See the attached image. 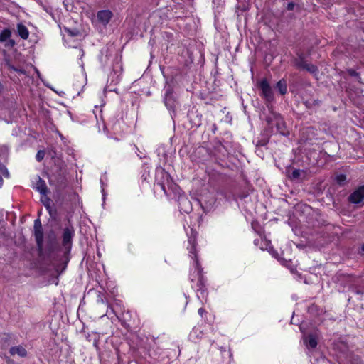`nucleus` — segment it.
<instances>
[{"label":"nucleus","mask_w":364,"mask_h":364,"mask_svg":"<svg viewBox=\"0 0 364 364\" xmlns=\"http://www.w3.org/2000/svg\"><path fill=\"white\" fill-rule=\"evenodd\" d=\"M98 21L103 25H107L112 17V13L109 10H101L97 14Z\"/></svg>","instance_id":"obj_13"},{"label":"nucleus","mask_w":364,"mask_h":364,"mask_svg":"<svg viewBox=\"0 0 364 364\" xmlns=\"http://www.w3.org/2000/svg\"><path fill=\"white\" fill-rule=\"evenodd\" d=\"M346 177L345 175L343 174H340V175H338L336 176V182L339 184V185H342L344 183V182L346 181Z\"/></svg>","instance_id":"obj_24"},{"label":"nucleus","mask_w":364,"mask_h":364,"mask_svg":"<svg viewBox=\"0 0 364 364\" xmlns=\"http://www.w3.org/2000/svg\"><path fill=\"white\" fill-rule=\"evenodd\" d=\"M2 176H4L5 178H9V172L4 165L0 164V188L2 187L3 183H4V181L2 179Z\"/></svg>","instance_id":"obj_20"},{"label":"nucleus","mask_w":364,"mask_h":364,"mask_svg":"<svg viewBox=\"0 0 364 364\" xmlns=\"http://www.w3.org/2000/svg\"><path fill=\"white\" fill-rule=\"evenodd\" d=\"M74 235L75 230L72 226L67 227L63 230L62 244L66 250L65 255H67L71 249L72 241Z\"/></svg>","instance_id":"obj_5"},{"label":"nucleus","mask_w":364,"mask_h":364,"mask_svg":"<svg viewBox=\"0 0 364 364\" xmlns=\"http://www.w3.org/2000/svg\"><path fill=\"white\" fill-rule=\"evenodd\" d=\"M301 175V171L299 169H294L291 175L292 179H297Z\"/></svg>","instance_id":"obj_25"},{"label":"nucleus","mask_w":364,"mask_h":364,"mask_svg":"<svg viewBox=\"0 0 364 364\" xmlns=\"http://www.w3.org/2000/svg\"><path fill=\"white\" fill-rule=\"evenodd\" d=\"M252 227L255 230V223H252Z\"/></svg>","instance_id":"obj_37"},{"label":"nucleus","mask_w":364,"mask_h":364,"mask_svg":"<svg viewBox=\"0 0 364 364\" xmlns=\"http://www.w3.org/2000/svg\"><path fill=\"white\" fill-rule=\"evenodd\" d=\"M4 90V86L3 85L1 84V82H0V93L2 92Z\"/></svg>","instance_id":"obj_34"},{"label":"nucleus","mask_w":364,"mask_h":364,"mask_svg":"<svg viewBox=\"0 0 364 364\" xmlns=\"http://www.w3.org/2000/svg\"><path fill=\"white\" fill-rule=\"evenodd\" d=\"M318 335L317 333H309L303 336V342L309 352L314 350L318 345Z\"/></svg>","instance_id":"obj_7"},{"label":"nucleus","mask_w":364,"mask_h":364,"mask_svg":"<svg viewBox=\"0 0 364 364\" xmlns=\"http://www.w3.org/2000/svg\"><path fill=\"white\" fill-rule=\"evenodd\" d=\"M16 28L17 33L21 38L26 40L28 38L29 31L25 25H23V23H18Z\"/></svg>","instance_id":"obj_17"},{"label":"nucleus","mask_w":364,"mask_h":364,"mask_svg":"<svg viewBox=\"0 0 364 364\" xmlns=\"http://www.w3.org/2000/svg\"><path fill=\"white\" fill-rule=\"evenodd\" d=\"M299 66L301 67L302 68L306 70L308 72L314 75L315 76H316L318 74V68L314 65L303 63L300 64Z\"/></svg>","instance_id":"obj_18"},{"label":"nucleus","mask_w":364,"mask_h":364,"mask_svg":"<svg viewBox=\"0 0 364 364\" xmlns=\"http://www.w3.org/2000/svg\"><path fill=\"white\" fill-rule=\"evenodd\" d=\"M259 243H261L260 248L262 250H267L274 257L277 258V253L274 250V248L271 245V242L269 240L263 239L262 237L259 239H255L254 244L256 246H258Z\"/></svg>","instance_id":"obj_9"},{"label":"nucleus","mask_w":364,"mask_h":364,"mask_svg":"<svg viewBox=\"0 0 364 364\" xmlns=\"http://www.w3.org/2000/svg\"><path fill=\"white\" fill-rule=\"evenodd\" d=\"M300 330H301V331H303V330H302V326H300Z\"/></svg>","instance_id":"obj_41"},{"label":"nucleus","mask_w":364,"mask_h":364,"mask_svg":"<svg viewBox=\"0 0 364 364\" xmlns=\"http://www.w3.org/2000/svg\"><path fill=\"white\" fill-rule=\"evenodd\" d=\"M36 73H37L38 75L40 76L39 71L36 70Z\"/></svg>","instance_id":"obj_38"},{"label":"nucleus","mask_w":364,"mask_h":364,"mask_svg":"<svg viewBox=\"0 0 364 364\" xmlns=\"http://www.w3.org/2000/svg\"><path fill=\"white\" fill-rule=\"evenodd\" d=\"M259 87L262 91V97L268 102H272L274 100V94L272 90L266 79L262 80L259 82Z\"/></svg>","instance_id":"obj_6"},{"label":"nucleus","mask_w":364,"mask_h":364,"mask_svg":"<svg viewBox=\"0 0 364 364\" xmlns=\"http://www.w3.org/2000/svg\"><path fill=\"white\" fill-rule=\"evenodd\" d=\"M277 88L281 95H284L287 91V82L285 80L282 79L277 83Z\"/></svg>","instance_id":"obj_19"},{"label":"nucleus","mask_w":364,"mask_h":364,"mask_svg":"<svg viewBox=\"0 0 364 364\" xmlns=\"http://www.w3.org/2000/svg\"><path fill=\"white\" fill-rule=\"evenodd\" d=\"M34 188L36 189L43 196H46L47 194V186L46 182L38 177Z\"/></svg>","instance_id":"obj_14"},{"label":"nucleus","mask_w":364,"mask_h":364,"mask_svg":"<svg viewBox=\"0 0 364 364\" xmlns=\"http://www.w3.org/2000/svg\"><path fill=\"white\" fill-rule=\"evenodd\" d=\"M80 53H81V56L82 57L84 55V51L82 49H80Z\"/></svg>","instance_id":"obj_35"},{"label":"nucleus","mask_w":364,"mask_h":364,"mask_svg":"<svg viewBox=\"0 0 364 364\" xmlns=\"http://www.w3.org/2000/svg\"><path fill=\"white\" fill-rule=\"evenodd\" d=\"M9 353L12 355H18L20 357H25L27 355L26 350L21 346L11 347Z\"/></svg>","instance_id":"obj_15"},{"label":"nucleus","mask_w":364,"mask_h":364,"mask_svg":"<svg viewBox=\"0 0 364 364\" xmlns=\"http://www.w3.org/2000/svg\"><path fill=\"white\" fill-rule=\"evenodd\" d=\"M43 198H41V201L43 203V205L46 207V208L48 210L50 208V200L46 196H43Z\"/></svg>","instance_id":"obj_26"},{"label":"nucleus","mask_w":364,"mask_h":364,"mask_svg":"<svg viewBox=\"0 0 364 364\" xmlns=\"http://www.w3.org/2000/svg\"><path fill=\"white\" fill-rule=\"evenodd\" d=\"M364 198V185L359 187L349 196V201L352 203H359Z\"/></svg>","instance_id":"obj_12"},{"label":"nucleus","mask_w":364,"mask_h":364,"mask_svg":"<svg viewBox=\"0 0 364 364\" xmlns=\"http://www.w3.org/2000/svg\"><path fill=\"white\" fill-rule=\"evenodd\" d=\"M277 130L279 132V133L281 134H282V135L287 134L286 128H285L284 124L283 122V120L282 119L279 118L277 119Z\"/></svg>","instance_id":"obj_21"},{"label":"nucleus","mask_w":364,"mask_h":364,"mask_svg":"<svg viewBox=\"0 0 364 364\" xmlns=\"http://www.w3.org/2000/svg\"><path fill=\"white\" fill-rule=\"evenodd\" d=\"M44 85H45L46 87H49V88H50V89L53 90V89L51 87H50L48 85H47V84H46V83H44Z\"/></svg>","instance_id":"obj_36"},{"label":"nucleus","mask_w":364,"mask_h":364,"mask_svg":"<svg viewBox=\"0 0 364 364\" xmlns=\"http://www.w3.org/2000/svg\"><path fill=\"white\" fill-rule=\"evenodd\" d=\"M164 101L168 109H172L175 107L176 102L173 97V89L169 85L165 87Z\"/></svg>","instance_id":"obj_10"},{"label":"nucleus","mask_w":364,"mask_h":364,"mask_svg":"<svg viewBox=\"0 0 364 364\" xmlns=\"http://www.w3.org/2000/svg\"><path fill=\"white\" fill-rule=\"evenodd\" d=\"M198 312L199 315H200L201 317H203V316L204 313L205 312V311L204 310V309H203V308H200V309H198Z\"/></svg>","instance_id":"obj_31"},{"label":"nucleus","mask_w":364,"mask_h":364,"mask_svg":"<svg viewBox=\"0 0 364 364\" xmlns=\"http://www.w3.org/2000/svg\"><path fill=\"white\" fill-rule=\"evenodd\" d=\"M43 156H44V152L42 151H38L36 157V159L38 161H41L43 159Z\"/></svg>","instance_id":"obj_27"},{"label":"nucleus","mask_w":364,"mask_h":364,"mask_svg":"<svg viewBox=\"0 0 364 364\" xmlns=\"http://www.w3.org/2000/svg\"><path fill=\"white\" fill-rule=\"evenodd\" d=\"M294 7V4L293 3H289L287 4V9L288 10H293Z\"/></svg>","instance_id":"obj_32"},{"label":"nucleus","mask_w":364,"mask_h":364,"mask_svg":"<svg viewBox=\"0 0 364 364\" xmlns=\"http://www.w3.org/2000/svg\"><path fill=\"white\" fill-rule=\"evenodd\" d=\"M154 186L155 188L159 187L167 197L180 198L181 196V189L173 182L169 173L161 166L156 168Z\"/></svg>","instance_id":"obj_2"},{"label":"nucleus","mask_w":364,"mask_h":364,"mask_svg":"<svg viewBox=\"0 0 364 364\" xmlns=\"http://www.w3.org/2000/svg\"><path fill=\"white\" fill-rule=\"evenodd\" d=\"M70 34H71V36H73L75 35L73 33H71V32H70Z\"/></svg>","instance_id":"obj_40"},{"label":"nucleus","mask_w":364,"mask_h":364,"mask_svg":"<svg viewBox=\"0 0 364 364\" xmlns=\"http://www.w3.org/2000/svg\"><path fill=\"white\" fill-rule=\"evenodd\" d=\"M121 124L122 122L120 121H117L111 125V129L113 131L114 133L117 134L120 132Z\"/></svg>","instance_id":"obj_22"},{"label":"nucleus","mask_w":364,"mask_h":364,"mask_svg":"<svg viewBox=\"0 0 364 364\" xmlns=\"http://www.w3.org/2000/svg\"><path fill=\"white\" fill-rule=\"evenodd\" d=\"M362 250L364 251V245L362 246Z\"/></svg>","instance_id":"obj_39"},{"label":"nucleus","mask_w":364,"mask_h":364,"mask_svg":"<svg viewBox=\"0 0 364 364\" xmlns=\"http://www.w3.org/2000/svg\"><path fill=\"white\" fill-rule=\"evenodd\" d=\"M154 186L155 188L159 187L167 197L180 198L181 196V189L173 182L169 173L161 166L156 168Z\"/></svg>","instance_id":"obj_3"},{"label":"nucleus","mask_w":364,"mask_h":364,"mask_svg":"<svg viewBox=\"0 0 364 364\" xmlns=\"http://www.w3.org/2000/svg\"><path fill=\"white\" fill-rule=\"evenodd\" d=\"M187 236L188 237V245L187 249L188 250L189 257L193 259V263L191 268L190 272V280L193 282L197 281L196 285L193 286L195 289L196 296L198 299L202 302L207 301L208 292L205 288V279L202 274V269L200 266L196 252V235L192 228L190 229V232L186 231Z\"/></svg>","instance_id":"obj_1"},{"label":"nucleus","mask_w":364,"mask_h":364,"mask_svg":"<svg viewBox=\"0 0 364 364\" xmlns=\"http://www.w3.org/2000/svg\"><path fill=\"white\" fill-rule=\"evenodd\" d=\"M203 335V331L200 327L195 326L190 333V338L193 342H197L200 339Z\"/></svg>","instance_id":"obj_16"},{"label":"nucleus","mask_w":364,"mask_h":364,"mask_svg":"<svg viewBox=\"0 0 364 364\" xmlns=\"http://www.w3.org/2000/svg\"><path fill=\"white\" fill-rule=\"evenodd\" d=\"M34 236L37 245L41 247L43 241V232L41 222L38 218L34 221Z\"/></svg>","instance_id":"obj_8"},{"label":"nucleus","mask_w":364,"mask_h":364,"mask_svg":"<svg viewBox=\"0 0 364 364\" xmlns=\"http://www.w3.org/2000/svg\"><path fill=\"white\" fill-rule=\"evenodd\" d=\"M184 203H189V201L188 200L187 198H181V203L180 204H184Z\"/></svg>","instance_id":"obj_33"},{"label":"nucleus","mask_w":364,"mask_h":364,"mask_svg":"<svg viewBox=\"0 0 364 364\" xmlns=\"http://www.w3.org/2000/svg\"><path fill=\"white\" fill-rule=\"evenodd\" d=\"M154 186L155 188L159 187L167 197L180 198L181 196V189L173 182L169 173L161 166L156 168Z\"/></svg>","instance_id":"obj_4"},{"label":"nucleus","mask_w":364,"mask_h":364,"mask_svg":"<svg viewBox=\"0 0 364 364\" xmlns=\"http://www.w3.org/2000/svg\"><path fill=\"white\" fill-rule=\"evenodd\" d=\"M101 185H102V199L103 200H105V189H104V183H103V180L101 179Z\"/></svg>","instance_id":"obj_29"},{"label":"nucleus","mask_w":364,"mask_h":364,"mask_svg":"<svg viewBox=\"0 0 364 364\" xmlns=\"http://www.w3.org/2000/svg\"><path fill=\"white\" fill-rule=\"evenodd\" d=\"M314 364H331V362L325 357L321 356L315 360Z\"/></svg>","instance_id":"obj_23"},{"label":"nucleus","mask_w":364,"mask_h":364,"mask_svg":"<svg viewBox=\"0 0 364 364\" xmlns=\"http://www.w3.org/2000/svg\"><path fill=\"white\" fill-rule=\"evenodd\" d=\"M10 68L11 70H14V71H16V72L19 73L25 74V71L24 70L16 69L14 66H11Z\"/></svg>","instance_id":"obj_30"},{"label":"nucleus","mask_w":364,"mask_h":364,"mask_svg":"<svg viewBox=\"0 0 364 364\" xmlns=\"http://www.w3.org/2000/svg\"><path fill=\"white\" fill-rule=\"evenodd\" d=\"M11 32L9 29L6 28L0 33V42L5 43V46L12 48L15 45V41L11 39Z\"/></svg>","instance_id":"obj_11"},{"label":"nucleus","mask_w":364,"mask_h":364,"mask_svg":"<svg viewBox=\"0 0 364 364\" xmlns=\"http://www.w3.org/2000/svg\"><path fill=\"white\" fill-rule=\"evenodd\" d=\"M348 73L350 75L353 76V77H358V75H359L358 73H357L355 70H354L353 69L348 70Z\"/></svg>","instance_id":"obj_28"}]
</instances>
